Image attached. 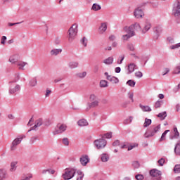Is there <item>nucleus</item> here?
<instances>
[{
    "instance_id": "nucleus-1",
    "label": "nucleus",
    "mask_w": 180,
    "mask_h": 180,
    "mask_svg": "<svg viewBox=\"0 0 180 180\" xmlns=\"http://www.w3.org/2000/svg\"><path fill=\"white\" fill-rule=\"evenodd\" d=\"M75 174H77V169L72 167L66 168L62 174V178L64 180L72 179V177L75 176Z\"/></svg>"
},
{
    "instance_id": "nucleus-2",
    "label": "nucleus",
    "mask_w": 180,
    "mask_h": 180,
    "mask_svg": "<svg viewBox=\"0 0 180 180\" xmlns=\"http://www.w3.org/2000/svg\"><path fill=\"white\" fill-rule=\"evenodd\" d=\"M78 33V25L74 24L68 30V40L70 43L72 42V41L75 39V36Z\"/></svg>"
},
{
    "instance_id": "nucleus-3",
    "label": "nucleus",
    "mask_w": 180,
    "mask_h": 180,
    "mask_svg": "<svg viewBox=\"0 0 180 180\" xmlns=\"http://www.w3.org/2000/svg\"><path fill=\"white\" fill-rule=\"evenodd\" d=\"M67 130V124H58L55 128V130L53 131L54 136L57 134H61V133H64Z\"/></svg>"
},
{
    "instance_id": "nucleus-4",
    "label": "nucleus",
    "mask_w": 180,
    "mask_h": 180,
    "mask_svg": "<svg viewBox=\"0 0 180 180\" xmlns=\"http://www.w3.org/2000/svg\"><path fill=\"white\" fill-rule=\"evenodd\" d=\"M94 144L98 150H102V148H105L106 147V140L103 136L100 139H96L94 141Z\"/></svg>"
},
{
    "instance_id": "nucleus-5",
    "label": "nucleus",
    "mask_w": 180,
    "mask_h": 180,
    "mask_svg": "<svg viewBox=\"0 0 180 180\" xmlns=\"http://www.w3.org/2000/svg\"><path fill=\"white\" fill-rule=\"evenodd\" d=\"M21 87L19 84H15L13 86V84H9L8 94L9 95H15L17 92L20 91Z\"/></svg>"
},
{
    "instance_id": "nucleus-6",
    "label": "nucleus",
    "mask_w": 180,
    "mask_h": 180,
    "mask_svg": "<svg viewBox=\"0 0 180 180\" xmlns=\"http://www.w3.org/2000/svg\"><path fill=\"white\" fill-rule=\"evenodd\" d=\"M136 70H139V66L134 63H129L127 66V74L129 75V74H133L134 71H136Z\"/></svg>"
},
{
    "instance_id": "nucleus-7",
    "label": "nucleus",
    "mask_w": 180,
    "mask_h": 180,
    "mask_svg": "<svg viewBox=\"0 0 180 180\" xmlns=\"http://www.w3.org/2000/svg\"><path fill=\"white\" fill-rule=\"evenodd\" d=\"M23 140V136H20L19 138H16L12 143L11 146V151H15L16 150V146L20 144L22 141Z\"/></svg>"
},
{
    "instance_id": "nucleus-8",
    "label": "nucleus",
    "mask_w": 180,
    "mask_h": 180,
    "mask_svg": "<svg viewBox=\"0 0 180 180\" xmlns=\"http://www.w3.org/2000/svg\"><path fill=\"white\" fill-rule=\"evenodd\" d=\"M154 32V39L158 40V38L160 36H161V34L162 33V27L161 26H157L153 29Z\"/></svg>"
},
{
    "instance_id": "nucleus-9",
    "label": "nucleus",
    "mask_w": 180,
    "mask_h": 180,
    "mask_svg": "<svg viewBox=\"0 0 180 180\" xmlns=\"http://www.w3.org/2000/svg\"><path fill=\"white\" fill-rule=\"evenodd\" d=\"M104 75L106 77L108 81H110L111 84H119V79L117 77L109 75V73H108V72H105L104 73Z\"/></svg>"
},
{
    "instance_id": "nucleus-10",
    "label": "nucleus",
    "mask_w": 180,
    "mask_h": 180,
    "mask_svg": "<svg viewBox=\"0 0 180 180\" xmlns=\"http://www.w3.org/2000/svg\"><path fill=\"white\" fill-rule=\"evenodd\" d=\"M134 16H135L136 19H141V18L144 16V12L140 7H138L134 11Z\"/></svg>"
},
{
    "instance_id": "nucleus-11",
    "label": "nucleus",
    "mask_w": 180,
    "mask_h": 180,
    "mask_svg": "<svg viewBox=\"0 0 180 180\" xmlns=\"http://www.w3.org/2000/svg\"><path fill=\"white\" fill-rule=\"evenodd\" d=\"M89 161H90V159H89V156H88V155H83L79 158L80 164H82V165L83 167H86V165H88V162H89Z\"/></svg>"
},
{
    "instance_id": "nucleus-12",
    "label": "nucleus",
    "mask_w": 180,
    "mask_h": 180,
    "mask_svg": "<svg viewBox=\"0 0 180 180\" xmlns=\"http://www.w3.org/2000/svg\"><path fill=\"white\" fill-rule=\"evenodd\" d=\"M173 15L174 16H176V17L180 16V2L179 1H177V3H176L174 5Z\"/></svg>"
},
{
    "instance_id": "nucleus-13",
    "label": "nucleus",
    "mask_w": 180,
    "mask_h": 180,
    "mask_svg": "<svg viewBox=\"0 0 180 180\" xmlns=\"http://www.w3.org/2000/svg\"><path fill=\"white\" fill-rule=\"evenodd\" d=\"M43 124V119L39 118L35 121L34 126L32 127L28 131H32V130H38L39 127Z\"/></svg>"
},
{
    "instance_id": "nucleus-14",
    "label": "nucleus",
    "mask_w": 180,
    "mask_h": 180,
    "mask_svg": "<svg viewBox=\"0 0 180 180\" xmlns=\"http://www.w3.org/2000/svg\"><path fill=\"white\" fill-rule=\"evenodd\" d=\"M150 29H151V22L149 20H146L145 21L143 28H142V34H146V33H147V32H148Z\"/></svg>"
},
{
    "instance_id": "nucleus-15",
    "label": "nucleus",
    "mask_w": 180,
    "mask_h": 180,
    "mask_svg": "<svg viewBox=\"0 0 180 180\" xmlns=\"http://www.w3.org/2000/svg\"><path fill=\"white\" fill-rule=\"evenodd\" d=\"M161 171L157 169H152L150 171V175L153 178H160L161 176Z\"/></svg>"
},
{
    "instance_id": "nucleus-16",
    "label": "nucleus",
    "mask_w": 180,
    "mask_h": 180,
    "mask_svg": "<svg viewBox=\"0 0 180 180\" xmlns=\"http://www.w3.org/2000/svg\"><path fill=\"white\" fill-rule=\"evenodd\" d=\"M134 26H129V27H125L124 28V31L127 34H129V36L132 37L136 35V33L134 32V29L133 28Z\"/></svg>"
},
{
    "instance_id": "nucleus-17",
    "label": "nucleus",
    "mask_w": 180,
    "mask_h": 180,
    "mask_svg": "<svg viewBox=\"0 0 180 180\" xmlns=\"http://www.w3.org/2000/svg\"><path fill=\"white\" fill-rule=\"evenodd\" d=\"M16 65L18 67V70L20 71H25V67H26V65H29V63H27V62L19 60Z\"/></svg>"
},
{
    "instance_id": "nucleus-18",
    "label": "nucleus",
    "mask_w": 180,
    "mask_h": 180,
    "mask_svg": "<svg viewBox=\"0 0 180 180\" xmlns=\"http://www.w3.org/2000/svg\"><path fill=\"white\" fill-rule=\"evenodd\" d=\"M77 124L79 127H86V126L89 125V123L88 122V120L83 118L77 121Z\"/></svg>"
},
{
    "instance_id": "nucleus-19",
    "label": "nucleus",
    "mask_w": 180,
    "mask_h": 180,
    "mask_svg": "<svg viewBox=\"0 0 180 180\" xmlns=\"http://www.w3.org/2000/svg\"><path fill=\"white\" fill-rule=\"evenodd\" d=\"M98 30L101 34H103V33H105V31L108 30V23L102 22L101 26L98 28Z\"/></svg>"
},
{
    "instance_id": "nucleus-20",
    "label": "nucleus",
    "mask_w": 180,
    "mask_h": 180,
    "mask_svg": "<svg viewBox=\"0 0 180 180\" xmlns=\"http://www.w3.org/2000/svg\"><path fill=\"white\" fill-rule=\"evenodd\" d=\"M18 61H19V55H13L9 58V62L11 63V64H18Z\"/></svg>"
},
{
    "instance_id": "nucleus-21",
    "label": "nucleus",
    "mask_w": 180,
    "mask_h": 180,
    "mask_svg": "<svg viewBox=\"0 0 180 180\" xmlns=\"http://www.w3.org/2000/svg\"><path fill=\"white\" fill-rule=\"evenodd\" d=\"M98 106H99V100H95L89 104V108H87L86 110L88 112V110H89V109L91 108H96Z\"/></svg>"
},
{
    "instance_id": "nucleus-22",
    "label": "nucleus",
    "mask_w": 180,
    "mask_h": 180,
    "mask_svg": "<svg viewBox=\"0 0 180 180\" xmlns=\"http://www.w3.org/2000/svg\"><path fill=\"white\" fill-rule=\"evenodd\" d=\"M63 53V49H53L50 51L51 56H58V54H61Z\"/></svg>"
},
{
    "instance_id": "nucleus-23",
    "label": "nucleus",
    "mask_w": 180,
    "mask_h": 180,
    "mask_svg": "<svg viewBox=\"0 0 180 180\" xmlns=\"http://www.w3.org/2000/svg\"><path fill=\"white\" fill-rule=\"evenodd\" d=\"M78 65H79V63L75 61H72L68 63V67L70 68V70L78 68Z\"/></svg>"
},
{
    "instance_id": "nucleus-24",
    "label": "nucleus",
    "mask_w": 180,
    "mask_h": 180,
    "mask_svg": "<svg viewBox=\"0 0 180 180\" xmlns=\"http://www.w3.org/2000/svg\"><path fill=\"white\" fill-rule=\"evenodd\" d=\"M113 60H114L113 57L110 56L108 58L105 59L103 63L106 65H110L113 64Z\"/></svg>"
},
{
    "instance_id": "nucleus-25",
    "label": "nucleus",
    "mask_w": 180,
    "mask_h": 180,
    "mask_svg": "<svg viewBox=\"0 0 180 180\" xmlns=\"http://www.w3.org/2000/svg\"><path fill=\"white\" fill-rule=\"evenodd\" d=\"M20 79V75L19 73H17L15 75V77L13 81H10L8 84H16V82H18V81H19Z\"/></svg>"
},
{
    "instance_id": "nucleus-26",
    "label": "nucleus",
    "mask_w": 180,
    "mask_h": 180,
    "mask_svg": "<svg viewBox=\"0 0 180 180\" xmlns=\"http://www.w3.org/2000/svg\"><path fill=\"white\" fill-rule=\"evenodd\" d=\"M131 26H134V30H136L137 32H142V28L139 22H135L134 24L131 25Z\"/></svg>"
},
{
    "instance_id": "nucleus-27",
    "label": "nucleus",
    "mask_w": 180,
    "mask_h": 180,
    "mask_svg": "<svg viewBox=\"0 0 180 180\" xmlns=\"http://www.w3.org/2000/svg\"><path fill=\"white\" fill-rule=\"evenodd\" d=\"M174 153L175 154H176V155H180V139L179 140L178 143L175 146Z\"/></svg>"
},
{
    "instance_id": "nucleus-28",
    "label": "nucleus",
    "mask_w": 180,
    "mask_h": 180,
    "mask_svg": "<svg viewBox=\"0 0 180 180\" xmlns=\"http://www.w3.org/2000/svg\"><path fill=\"white\" fill-rule=\"evenodd\" d=\"M101 9H102V7L96 3L94 4L91 7V10L94 11V12H98V11H101Z\"/></svg>"
},
{
    "instance_id": "nucleus-29",
    "label": "nucleus",
    "mask_w": 180,
    "mask_h": 180,
    "mask_svg": "<svg viewBox=\"0 0 180 180\" xmlns=\"http://www.w3.org/2000/svg\"><path fill=\"white\" fill-rule=\"evenodd\" d=\"M141 110H143V112H151V108H150V106L148 105H143L141 104L139 105Z\"/></svg>"
},
{
    "instance_id": "nucleus-30",
    "label": "nucleus",
    "mask_w": 180,
    "mask_h": 180,
    "mask_svg": "<svg viewBox=\"0 0 180 180\" xmlns=\"http://www.w3.org/2000/svg\"><path fill=\"white\" fill-rule=\"evenodd\" d=\"M30 86H36L37 85V78L34 77L30 80L29 82Z\"/></svg>"
},
{
    "instance_id": "nucleus-31",
    "label": "nucleus",
    "mask_w": 180,
    "mask_h": 180,
    "mask_svg": "<svg viewBox=\"0 0 180 180\" xmlns=\"http://www.w3.org/2000/svg\"><path fill=\"white\" fill-rule=\"evenodd\" d=\"M101 161H103V162H108V161H109V155L103 153L101 155Z\"/></svg>"
},
{
    "instance_id": "nucleus-32",
    "label": "nucleus",
    "mask_w": 180,
    "mask_h": 180,
    "mask_svg": "<svg viewBox=\"0 0 180 180\" xmlns=\"http://www.w3.org/2000/svg\"><path fill=\"white\" fill-rule=\"evenodd\" d=\"M158 117H160V120H165V117H167V112L164 111V112H160L158 115Z\"/></svg>"
},
{
    "instance_id": "nucleus-33",
    "label": "nucleus",
    "mask_w": 180,
    "mask_h": 180,
    "mask_svg": "<svg viewBox=\"0 0 180 180\" xmlns=\"http://www.w3.org/2000/svg\"><path fill=\"white\" fill-rule=\"evenodd\" d=\"M18 165V162H12L11 163V169L10 171L13 172V171H16V165Z\"/></svg>"
},
{
    "instance_id": "nucleus-34",
    "label": "nucleus",
    "mask_w": 180,
    "mask_h": 180,
    "mask_svg": "<svg viewBox=\"0 0 180 180\" xmlns=\"http://www.w3.org/2000/svg\"><path fill=\"white\" fill-rule=\"evenodd\" d=\"M151 123H152L151 119L146 118L145 122L143 123V127H148V126H150Z\"/></svg>"
},
{
    "instance_id": "nucleus-35",
    "label": "nucleus",
    "mask_w": 180,
    "mask_h": 180,
    "mask_svg": "<svg viewBox=\"0 0 180 180\" xmlns=\"http://www.w3.org/2000/svg\"><path fill=\"white\" fill-rule=\"evenodd\" d=\"M161 129V124H158L157 127L153 128V130L151 131V135H154L155 133H158V130Z\"/></svg>"
},
{
    "instance_id": "nucleus-36",
    "label": "nucleus",
    "mask_w": 180,
    "mask_h": 180,
    "mask_svg": "<svg viewBox=\"0 0 180 180\" xmlns=\"http://www.w3.org/2000/svg\"><path fill=\"white\" fill-rule=\"evenodd\" d=\"M77 180H82V179L84 178V173L79 170L77 172Z\"/></svg>"
},
{
    "instance_id": "nucleus-37",
    "label": "nucleus",
    "mask_w": 180,
    "mask_h": 180,
    "mask_svg": "<svg viewBox=\"0 0 180 180\" xmlns=\"http://www.w3.org/2000/svg\"><path fill=\"white\" fill-rule=\"evenodd\" d=\"M100 86H101V88H106V87H108V81H106V80H101L100 82Z\"/></svg>"
},
{
    "instance_id": "nucleus-38",
    "label": "nucleus",
    "mask_w": 180,
    "mask_h": 180,
    "mask_svg": "<svg viewBox=\"0 0 180 180\" xmlns=\"http://www.w3.org/2000/svg\"><path fill=\"white\" fill-rule=\"evenodd\" d=\"M76 76H77L78 78H81V79L85 78V77H86V72L77 73Z\"/></svg>"
},
{
    "instance_id": "nucleus-39",
    "label": "nucleus",
    "mask_w": 180,
    "mask_h": 180,
    "mask_svg": "<svg viewBox=\"0 0 180 180\" xmlns=\"http://www.w3.org/2000/svg\"><path fill=\"white\" fill-rule=\"evenodd\" d=\"M81 43L84 46V47H86V46H88V39L85 37H84L81 40Z\"/></svg>"
},
{
    "instance_id": "nucleus-40",
    "label": "nucleus",
    "mask_w": 180,
    "mask_h": 180,
    "mask_svg": "<svg viewBox=\"0 0 180 180\" xmlns=\"http://www.w3.org/2000/svg\"><path fill=\"white\" fill-rule=\"evenodd\" d=\"M127 84L129 86L134 87L136 86V82H134V80L130 79L127 82Z\"/></svg>"
},
{
    "instance_id": "nucleus-41",
    "label": "nucleus",
    "mask_w": 180,
    "mask_h": 180,
    "mask_svg": "<svg viewBox=\"0 0 180 180\" xmlns=\"http://www.w3.org/2000/svg\"><path fill=\"white\" fill-rule=\"evenodd\" d=\"M133 122V117L130 116L129 118L124 121V124H130Z\"/></svg>"
},
{
    "instance_id": "nucleus-42",
    "label": "nucleus",
    "mask_w": 180,
    "mask_h": 180,
    "mask_svg": "<svg viewBox=\"0 0 180 180\" xmlns=\"http://www.w3.org/2000/svg\"><path fill=\"white\" fill-rule=\"evenodd\" d=\"M174 172L175 174H180V165H176L174 166Z\"/></svg>"
},
{
    "instance_id": "nucleus-43",
    "label": "nucleus",
    "mask_w": 180,
    "mask_h": 180,
    "mask_svg": "<svg viewBox=\"0 0 180 180\" xmlns=\"http://www.w3.org/2000/svg\"><path fill=\"white\" fill-rule=\"evenodd\" d=\"M47 172H49V174H51V175L54 174L56 171L53 169H44L42 171V174H47Z\"/></svg>"
},
{
    "instance_id": "nucleus-44",
    "label": "nucleus",
    "mask_w": 180,
    "mask_h": 180,
    "mask_svg": "<svg viewBox=\"0 0 180 180\" xmlns=\"http://www.w3.org/2000/svg\"><path fill=\"white\" fill-rule=\"evenodd\" d=\"M6 172H5V170L1 169H0V178H1V179H4V178H6Z\"/></svg>"
},
{
    "instance_id": "nucleus-45",
    "label": "nucleus",
    "mask_w": 180,
    "mask_h": 180,
    "mask_svg": "<svg viewBox=\"0 0 180 180\" xmlns=\"http://www.w3.org/2000/svg\"><path fill=\"white\" fill-rule=\"evenodd\" d=\"M123 60H124V55L119 56V58L117 59V64H122Z\"/></svg>"
},
{
    "instance_id": "nucleus-46",
    "label": "nucleus",
    "mask_w": 180,
    "mask_h": 180,
    "mask_svg": "<svg viewBox=\"0 0 180 180\" xmlns=\"http://www.w3.org/2000/svg\"><path fill=\"white\" fill-rule=\"evenodd\" d=\"M89 99L90 102H94V101H98V97L95 94H91Z\"/></svg>"
},
{
    "instance_id": "nucleus-47",
    "label": "nucleus",
    "mask_w": 180,
    "mask_h": 180,
    "mask_svg": "<svg viewBox=\"0 0 180 180\" xmlns=\"http://www.w3.org/2000/svg\"><path fill=\"white\" fill-rule=\"evenodd\" d=\"M161 105H162V101H158L155 104V109H158V108H161Z\"/></svg>"
},
{
    "instance_id": "nucleus-48",
    "label": "nucleus",
    "mask_w": 180,
    "mask_h": 180,
    "mask_svg": "<svg viewBox=\"0 0 180 180\" xmlns=\"http://www.w3.org/2000/svg\"><path fill=\"white\" fill-rule=\"evenodd\" d=\"M63 144L64 146H69L70 145V141H68V138H63L62 140Z\"/></svg>"
},
{
    "instance_id": "nucleus-49",
    "label": "nucleus",
    "mask_w": 180,
    "mask_h": 180,
    "mask_svg": "<svg viewBox=\"0 0 180 180\" xmlns=\"http://www.w3.org/2000/svg\"><path fill=\"white\" fill-rule=\"evenodd\" d=\"M158 163L159 164V165H160V167L164 166V164H165V159L164 158H161L158 161Z\"/></svg>"
},
{
    "instance_id": "nucleus-50",
    "label": "nucleus",
    "mask_w": 180,
    "mask_h": 180,
    "mask_svg": "<svg viewBox=\"0 0 180 180\" xmlns=\"http://www.w3.org/2000/svg\"><path fill=\"white\" fill-rule=\"evenodd\" d=\"M127 48L130 50V51H134V50H135L134 44H129L127 45Z\"/></svg>"
},
{
    "instance_id": "nucleus-51",
    "label": "nucleus",
    "mask_w": 180,
    "mask_h": 180,
    "mask_svg": "<svg viewBox=\"0 0 180 180\" xmlns=\"http://www.w3.org/2000/svg\"><path fill=\"white\" fill-rule=\"evenodd\" d=\"M138 146H139V144L132 143L128 147V151H130V150H133V148H134V147H138Z\"/></svg>"
},
{
    "instance_id": "nucleus-52",
    "label": "nucleus",
    "mask_w": 180,
    "mask_h": 180,
    "mask_svg": "<svg viewBox=\"0 0 180 180\" xmlns=\"http://www.w3.org/2000/svg\"><path fill=\"white\" fill-rule=\"evenodd\" d=\"M135 77H136V78H141L143 77V72L141 71L136 72Z\"/></svg>"
},
{
    "instance_id": "nucleus-53",
    "label": "nucleus",
    "mask_w": 180,
    "mask_h": 180,
    "mask_svg": "<svg viewBox=\"0 0 180 180\" xmlns=\"http://www.w3.org/2000/svg\"><path fill=\"white\" fill-rule=\"evenodd\" d=\"M136 180H143L144 179V176L143 174H137L135 176Z\"/></svg>"
},
{
    "instance_id": "nucleus-54",
    "label": "nucleus",
    "mask_w": 180,
    "mask_h": 180,
    "mask_svg": "<svg viewBox=\"0 0 180 180\" xmlns=\"http://www.w3.org/2000/svg\"><path fill=\"white\" fill-rule=\"evenodd\" d=\"M179 47H180V42L178 43V44H174V45L171 46H170V49H171L172 50H175V49H179Z\"/></svg>"
},
{
    "instance_id": "nucleus-55",
    "label": "nucleus",
    "mask_w": 180,
    "mask_h": 180,
    "mask_svg": "<svg viewBox=\"0 0 180 180\" xmlns=\"http://www.w3.org/2000/svg\"><path fill=\"white\" fill-rule=\"evenodd\" d=\"M128 95H129V99H131V102H134V98H133V96H134V94H133V92H129Z\"/></svg>"
},
{
    "instance_id": "nucleus-56",
    "label": "nucleus",
    "mask_w": 180,
    "mask_h": 180,
    "mask_svg": "<svg viewBox=\"0 0 180 180\" xmlns=\"http://www.w3.org/2000/svg\"><path fill=\"white\" fill-rule=\"evenodd\" d=\"M132 166L134 168H139V167H140V163H139L137 161L133 162Z\"/></svg>"
},
{
    "instance_id": "nucleus-57",
    "label": "nucleus",
    "mask_w": 180,
    "mask_h": 180,
    "mask_svg": "<svg viewBox=\"0 0 180 180\" xmlns=\"http://www.w3.org/2000/svg\"><path fill=\"white\" fill-rule=\"evenodd\" d=\"M36 140H39V138H37V136H32L31 139H30V143L31 144H33V143H34V141H36Z\"/></svg>"
},
{
    "instance_id": "nucleus-58",
    "label": "nucleus",
    "mask_w": 180,
    "mask_h": 180,
    "mask_svg": "<svg viewBox=\"0 0 180 180\" xmlns=\"http://www.w3.org/2000/svg\"><path fill=\"white\" fill-rule=\"evenodd\" d=\"M131 37H131V35H129V34L122 36L123 40H129V39H130Z\"/></svg>"
},
{
    "instance_id": "nucleus-59",
    "label": "nucleus",
    "mask_w": 180,
    "mask_h": 180,
    "mask_svg": "<svg viewBox=\"0 0 180 180\" xmlns=\"http://www.w3.org/2000/svg\"><path fill=\"white\" fill-rule=\"evenodd\" d=\"M51 124L50 120L49 119H46L44 122H43V124H44V126H50Z\"/></svg>"
},
{
    "instance_id": "nucleus-60",
    "label": "nucleus",
    "mask_w": 180,
    "mask_h": 180,
    "mask_svg": "<svg viewBox=\"0 0 180 180\" xmlns=\"http://www.w3.org/2000/svg\"><path fill=\"white\" fill-rule=\"evenodd\" d=\"M173 130L174 131V136H179V132L178 131V128L176 127V126L174 127Z\"/></svg>"
},
{
    "instance_id": "nucleus-61",
    "label": "nucleus",
    "mask_w": 180,
    "mask_h": 180,
    "mask_svg": "<svg viewBox=\"0 0 180 180\" xmlns=\"http://www.w3.org/2000/svg\"><path fill=\"white\" fill-rule=\"evenodd\" d=\"M50 94H51V90L46 89L45 94L46 98H49V96H50Z\"/></svg>"
},
{
    "instance_id": "nucleus-62",
    "label": "nucleus",
    "mask_w": 180,
    "mask_h": 180,
    "mask_svg": "<svg viewBox=\"0 0 180 180\" xmlns=\"http://www.w3.org/2000/svg\"><path fill=\"white\" fill-rule=\"evenodd\" d=\"M120 141H119V140H116L115 141H114V142L112 143V146H113L114 147H116V146H120Z\"/></svg>"
},
{
    "instance_id": "nucleus-63",
    "label": "nucleus",
    "mask_w": 180,
    "mask_h": 180,
    "mask_svg": "<svg viewBox=\"0 0 180 180\" xmlns=\"http://www.w3.org/2000/svg\"><path fill=\"white\" fill-rule=\"evenodd\" d=\"M6 36H3L1 38V44H5V43H6Z\"/></svg>"
},
{
    "instance_id": "nucleus-64",
    "label": "nucleus",
    "mask_w": 180,
    "mask_h": 180,
    "mask_svg": "<svg viewBox=\"0 0 180 180\" xmlns=\"http://www.w3.org/2000/svg\"><path fill=\"white\" fill-rule=\"evenodd\" d=\"M120 71H122V68H120V67L115 68V72H116V74H120Z\"/></svg>"
}]
</instances>
